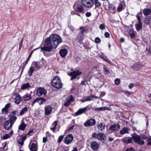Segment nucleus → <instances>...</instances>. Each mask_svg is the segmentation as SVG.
Wrapping results in <instances>:
<instances>
[{
	"label": "nucleus",
	"mask_w": 151,
	"mask_h": 151,
	"mask_svg": "<svg viewBox=\"0 0 151 151\" xmlns=\"http://www.w3.org/2000/svg\"><path fill=\"white\" fill-rule=\"evenodd\" d=\"M62 42V39L59 36L55 34L51 35L46 38V44L41 48V50L45 51H51L53 49H56Z\"/></svg>",
	"instance_id": "nucleus-1"
},
{
	"label": "nucleus",
	"mask_w": 151,
	"mask_h": 151,
	"mask_svg": "<svg viewBox=\"0 0 151 151\" xmlns=\"http://www.w3.org/2000/svg\"><path fill=\"white\" fill-rule=\"evenodd\" d=\"M51 83L53 86L58 89L61 88L62 86L60 78L58 76L53 78L51 81Z\"/></svg>",
	"instance_id": "nucleus-2"
},
{
	"label": "nucleus",
	"mask_w": 151,
	"mask_h": 151,
	"mask_svg": "<svg viewBox=\"0 0 151 151\" xmlns=\"http://www.w3.org/2000/svg\"><path fill=\"white\" fill-rule=\"evenodd\" d=\"M132 136L134 142L139 145H143L145 142L142 139L141 137L136 133L132 134Z\"/></svg>",
	"instance_id": "nucleus-3"
},
{
	"label": "nucleus",
	"mask_w": 151,
	"mask_h": 151,
	"mask_svg": "<svg viewBox=\"0 0 151 151\" xmlns=\"http://www.w3.org/2000/svg\"><path fill=\"white\" fill-rule=\"evenodd\" d=\"M82 72L79 70H77L68 73V75L71 76V80H72L76 78L77 76L81 74Z\"/></svg>",
	"instance_id": "nucleus-4"
},
{
	"label": "nucleus",
	"mask_w": 151,
	"mask_h": 151,
	"mask_svg": "<svg viewBox=\"0 0 151 151\" xmlns=\"http://www.w3.org/2000/svg\"><path fill=\"white\" fill-rule=\"evenodd\" d=\"M82 4L85 7L90 8L93 5V0H81Z\"/></svg>",
	"instance_id": "nucleus-5"
},
{
	"label": "nucleus",
	"mask_w": 151,
	"mask_h": 151,
	"mask_svg": "<svg viewBox=\"0 0 151 151\" xmlns=\"http://www.w3.org/2000/svg\"><path fill=\"white\" fill-rule=\"evenodd\" d=\"M96 123V121L95 119H90L84 123V126L86 127L92 126L94 125Z\"/></svg>",
	"instance_id": "nucleus-6"
},
{
	"label": "nucleus",
	"mask_w": 151,
	"mask_h": 151,
	"mask_svg": "<svg viewBox=\"0 0 151 151\" xmlns=\"http://www.w3.org/2000/svg\"><path fill=\"white\" fill-rule=\"evenodd\" d=\"M73 97L71 95L68 96L64 102V105L65 106H68L70 105L71 103L73 101Z\"/></svg>",
	"instance_id": "nucleus-7"
},
{
	"label": "nucleus",
	"mask_w": 151,
	"mask_h": 151,
	"mask_svg": "<svg viewBox=\"0 0 151 151\" xmlns=\"http://www.w3.org/2000/svg\"><path fill=\"white\" fill-rule=\"evenodd\" d=\"M47 92L46 90L42 88H38L37 90V94L39 96L43 95H45Z\"/></svg>",
	"instance_id": "nucleus-8"
},
{
	"label": "nucleus",
	"mask_w": 151,
	"mask_h": 151,
	"mask_svg": "<svg viewBox=\"0 0 151 151\" xmlns=\"http://www.w3.org/2000/svg\"><path fill=\"white\" fill-rule=\"evenodd\" d=\"M120 127V126L119 124H114L110 126L109 130L112 132H115L118 131Z\"/></svg>",
	"instance_id": "nucleus-9"
},
{
	"label": "nucleus",
	"mask_w": 151,
	"mask_h": 151,
	"mask_svg": "<svg viewBox=\"0 0 151 151\" xmlns=\"http://www.w3.org/2000/svg\"><path fill=\"white\" fill-rule=\"evenodd\" d=\"M53 107L51 106L48 105L45 107V115L48 116L50 114L52 111Z\"/></svg>",
	"instance_id": "nucleus-10"
},
{
	"label": "nucleus",
	"mask_w": 151,
	"mask_h": 151,
	"mask_svg": "<svg viewBox=\"0 0 151 151\" xmlns=\"http://www.w3.org/2000/svg\"><path fill=\"white\" fill-rule=\"evenodd\" d=\"M122 141L127 144L132 143L133 142L132 137H125L123 138Z\"/></svg>",
	"instance_id": "nucleus-11"
},
{
	"label": "nucleus",
	"mask_w": 151,
	"mask_h": 151,
	"mask_svg": "<svg viewBox=\"0 0 151 151\" xmlns=\"http://www.w3.org/2000/svg\"><path fill=\"white\" fill-rule=\"evenodd\" d=\"M99 144L96 142H92L91 144V148L94 151H96L98 150L99 147Z\"/></svg>",
	"instance_id": "nucleus-12"
},
{
	"label": "nucleus",
	"mask_w": 151,
	"mask_h": 151,
	"mask_svg": "<svg viewBox=\"0 0 151 151\" xmlns=\"http://www.w3.org/2000/svg\"><path fill=\"white\" fill-rule=\"evenodd\" d=\"M73 139V137L71 134L68 135L65 138V143L68 145L70 143Z\"/></svg>",
	"instance_id": "nucleus-13"
},
{
	"label": "nucleus",
	"mask_w": 151,
	"mask_h": 151,
	"mask_svg": "<svg viewBox=\"0 0 151 151\" xmlns=\"http://www.w3.org/2000/svg\"><path fill=\"white\" fill-rule=\"evenodd\" d=\"M13 124L9 120L6 121L4 125V127L5 129L7 130L9 129L12 126Z\"/></svg>",
	"instance_id": "nucleus-14"
},
{
	"label": "nucleus",
	"mask_w": 151,
	"mask_h": 151,
	"mask_svg": "<svg viewBox=\"0 0 151 151\" xmlns=\"http://www.w3.org/2000/svg\"><path fill=\"white\" fill-rule=\"evenodd\" d=\"M86 110V107L80 109L75 113V116H78V115H80L85 112Z\"/></svg>",
	"instance_id": "nucleus-15"
},
{
	"label": "nucleus",
	"mask_w": 151,
	"mask_h": 151,
	"mask_svg": "<svg viewBox=\"0 0 151 151\" xmlns=\"http://www.w3.org/2000/svg\"><path fill=\"white\" fill-rule=\"evenodd\" d=\"M29 147L31 151H37L36 145L34 143L32 144L30 143L29 145Z\"/></svg>",
	"instance_id": "nucleus-16"
},
{
	"label": "nucleus",
	"mask_w": 151,
	"mask_h": 151,
	"mask_svg": "<svg viewBox=\"0 0 151 151\" xmlns=\"http://www.w3.org/2000/svg\"><path fill=\"white\" fill-rule=\"evenodd\" d=\"M32 98L30 94L27 93L24 95L22 97V99L24 101H27L30 100Z\"/></svg>",
	"instance_id": "nucleus-17"
},
{
	"label": "nucleus",
	"mask_w": 151,
	"mask_h": 151,
	"mask_svg": "<svg viewBox=\"0 0 151 151\" xmlns=\"http://www.w3.org/2000/svg\"><path fill=\"white\" fill-rule=\"evenodd\" d=\"M68 53V50L66 49H61L59 52V53L60 56L62 57H65Z\"/></svg>",
	"instance_id": "nucleus-18"
},
{
	"label": "nucleus",
	"mask_w": 151,
	"mask_h": 151,
	"mask_svg": "<svg viewBox=\"0 0 151 151\" xmlns=\"http://www.w3.org/2000/svg\"><path fill=\"white\" fill-rule=\"evenodd\" d=\"M105 124L104 123H100L97 126L98 129L99 131H103L105 129Z\"/></svg>",
	"instance_id": "nucleus-19"
},
{
	"label": "nucleus",
	"mask_w": 151,
	"mask_h": 151,
	"mask_svg": "<svg viewBox=\"0 0 151 151\" xmlns=\"http://www.w3.org/2000/svg\"><path fill=\"white\" fill-rule=\"evenodd\" d=\"M13 134V131L11 130V132L8 134H6L3 136L2 139H6L10 138Z\"/></svg>",
	"instance_id": "nucleus-20"
},
{
	"label": "nucleus",
	"mask_w": 151,
	"mask_h": 151,
	"mask_svg": "<svg viewBox=\"0 0 151 151\" xmlns=\"http://www.w3.org/2000/svg\"><path fill=\"white\" fill-rule=\"evenodd\" d=\"M10 106L11 105L9 103L6 104L5 107L2 109V113L4 114H6L8 111V109Z\"/></svg>",
	"instance_id": "nucleus-21"
},
{
	"label": "nucleus",
	"mask_w": 151,
	"mask_h": 151,
	"mask_svg": "<svg viewBox=\"0 0 151 151\" xmlns=\"http://www.w3.org/2000/svg\"><path fill=\"white\" fill-rule=\"evenodd\" d=\"M105 135L102 133H99L97 134L96 139L98 140H104Z\"/></svg>",
	"instance_id": "nucleus-22"
},
{
	"label": "nucleus",
	"mask_w": 151,
	"mask_h": 151,
	"mask_svg": "<svg viewBox=\"0 0 151 151\" xmlns=\"http://www.w3.org/2000/svg\"><path fill=\"white\" fill-rule=\"evenodd\" d=\"M129 130V129L128 128L124 127L120 131L119 133L121 134L124 135L125 134L128 133Z\"/></svg>",
	"instance_id": "nucleus-23"
},
{
	"label": "nucleus",
	"mask_w": 151,
	"mask_h": 151,
	"mask_svg": "<svg viewBox=\"0 0 151 151\" xmlns=\"http://www.w3.org/2000/svg\"><path fill=\"white\" fill-rule=\"evenodd\" d=\"M76 11L83 14L84 13L83 7L81 5H78L77 6Z\"/></svg>",
	"instance_id": "nucleus-24"
},
{
	"label": "nucleus",
	"mask_w": 151,
	"mask_h": 151,
	"mask_svg": "<svg viewBox=\"0 0 151 151\" xmlns=\"http://www.w3.org/2000/svg\"><path fill=\"white\" fill-rule=\"evenodd\" d=\"M30 87V85L29 83H24L22 85L21 89L22 90H24L28 89Z\"/></svg>",
	"instance_id": "nucleus-25"
},
{
	"label": "nucleus",
	"mask_w": 151,
	"mask_h": 151,
	"mask_svg": "<svg viewBox=\"0 0 151 151\" xmlns=\"http://www.w3.org/2000/svg\"><path fill=\"white\" fill-rule=\"evenodd\" d=\"M21 98L20 95H17L14 99L15 103L17 104H19L21 101Z\"/></svg>",
	"instance_id": "nucleus-26"
},
{
	"label": "nucleus",
	"mask_w": 151,
	"mask_h": 151,
	"mask_svg": "<svg viewBox=\"0 0 151 151\" xmlns=\"http://www.w3.org/2000/svg\"><path fill=\"white\" fill-rule=\"evenodd\" d=\"M58 124V121H55L52 124L51 127L50 129L52 130L53 132L55 131L56 129V127Z\"/></svg>",
	"instance_id": "nucleus-27"
},
{
	"label": "nucleus",
	"mask_w": 151,
	"mask_h": 151,
	"mask_svg": "<svg viewBox=\"0 0 151 151\" xmlns=\"http://www.w3.org/2000/svg\"><path fill=\"white\" fill-rule=\"evenodd\" d=\"M135 27L137 31H139L142 29V24L141 22H139L137 24H136Z\"/></svg>",
	"instance_id": "nucleus-28"
},
{
	"label": "nucleus",
	"mask_w": 151,
	"mask_h": 151,
	"mask_svg": "<svg viewBox=\"0 0 151 151\" xmlns=\"http://www.w3.org/2000/svg\"><path fill=\"white\" fill-rule=\"evenodd\" d=\"M27 124L22 121L21 124L18 127V129L21 130H24Z\"/></svg>",
	"instance_id": "nucleus-29"
},
{
	"label": "nucleus",
	"mask_w": 151,
	"mask_h": 151,
	"mask_svg": "<svg viewBox=\"0 0 151 151\" xmlns=\"http://www.w3.org/2000/svg\"><path fill=\"white\" fill-rule=\"evenodd\" d=\"M143 12L145 16H147L151 13V10L149 9L145 8L144 9Z\"/></svg>",
	"instance_id": "nucleus-30"
},
{
	"label": "nucleus",
	"mask_w": 151,
	"mask_h": 151,
	"mask_svg": "<svg viewBox=\"0 0 151 151\" xmlns=\"http://www.w3.org/2000/svg\"><path fill=\"white\" fill-rule=\"evenodd\" d=\"M17 119V116H10L8 119L13 124L15 123Z\"/></svg>",
	"instance_id": "nucleus-31"
},
{
	"label": "nucleus",
	"mask_w": 151,
	"mask_h": 151,
	"mask_svg": "<svg viewBox=\"0 0 151 151\" xmlns=\"http://www.w3.org/2000/svg\"><path fill=\"white\" fill-rule=\"evenodd\" d=\"M35 70V68L34 67L31 66L30 67L29 69L28 70L27 74L29 76H31L32 73Z\"/></svg>",
	"instance_id": "nucleus-32"
},
{
	"label": "nucleus",
	"mask_w": 151,
	"mask_h": 151,
	"mask_svg": "<svg viewBox=\"0 0 151 151\" xmlns=\"http://www.w3.org/2000/svg\"><path fill=\"white\" fill-rule=\"evenodd\" d=\"M79 29L81 30L80 32L83 33L84 32L87 33L88 32V29L86 27H79Z\"/></svg>",
	"instance_id": "nucleus-33"
},
{
	"label": "nucleus",
	"mask_w": 151,
	"mask_h": 151,
	"mask_svg": "<svg viewBox=\"0 0 151 151\" xmlns=\"http://www.w3.org/2000/svg\"><path fill=\"white\" fill-rule=\"evenodd\" d=\"M129 34L132 39H133L135 37V34L134 32L133 29H129Z\"/></svg>",
	"instance_id": "nucleus-34"
},
{
	"label": "nucleus",
	"mask_w": 151,
	"mask_h": 151,
	"mask_svg": "<svg viewBox=\"0 0 151 151\" xmlns=\"http://www.w3.org/2000/svg\"><path fill=\"white\" fill-rule=\"evenodd\" d=\"M84 33L80 32L78 35L77 38L79 41H81L84 39Z\"/></svg>",
	"instance_id": "nucleus-35"
},
{
	"label": "nucleus",
	"mask_w": 151,
	"mask_h": 151,
	"mask_svg": "<svg viewBox=\"0 0 151 151\" xmlns=\"http://www.w3.org/2000/svg\"><path fill=\"white\" fill-rule=\"evenodd\" d=\"M28 109L27 107H25L23 108L19 113V115L22 116L24 114L25 112L27 111Z\"/></svg>",
	"instance_id": "nucleus-36"
},
{
	"label": "nucleus",
	"mask_w": 151,
	"mask_h": 151,
	"mask_svg": "<svg viewBox=\"0 0 151 151\" xmlns=\"http://www.w3.org/2000/svg\"><path fill=\"white\" fill-rule=\"evenodd\" d=\"M133 66L137 70L140 69L143 67L142 65H141L140 64L138 63H137L134 64Z\"/></svg>",
	"instance_id": "nucleus-37"
},
{
	"label": "nucleus",
	"mask_w": 151,
	"mask_h": 151,
	"mask_svg": "<svg viewBox=\"0 0 151 151\" xmlns=\"http://www.w3.org/2000/svg\"><path fill=\"white\" fill-rule=\"evenodd\" d=\"M93 3L96 7H99L101 5V3L98 0H94Z\"/></svg>",
	"instance_id": "nucleus-38"
},
{
	"label": "nucleus",
	"mask_w": 151,
	"mask_h": 151,
	"mask_svg": "<svg viewBox=\"0 0 151 151\" xmlns=\"http://www.w3.org/2000/svg\"><path fill=\"white\" fill-rule=\"evenodd\" d=\"M123 6L122 3H120L117 8V11L119 12H120L123 9Z\"/></svg>",
	"instance_id": "nucleus-39"
},
{
	"label": "nucleus",
	"mask_w": 151,
	"mask_h": 151,
	"mask_svg": "<svg viewBox=\"0 0 151 151\" xmlns=\"http://www.w3.org/2000/svg\"><path fill=\"white\" fill-rule=\"evenodd\" d=\"M106 107H100L96 108L93 110L95 111H101L104 110L105 109Z\"/></svg>",
	"instance_id": "nucleus-40"
},
{
	"label": "nucleus",
	"mask_w": 151,
	"mask_h": 151,
	"mask_svg": "<svg viewBox=\"0 0 151 151\" xmlns=\"http://www.w3.org/2000/svg\"><path fill=\"white\" fill-rule=\"evenodd\" d=\"M45 99L42 98H39V100L38 102V104L40 105H41L44 103L45 101Z\"/></svg>",
	"instance_id": "nucleus-41"
},
{
	"label": "nucleus",
	"mask_w": 151,
	"mask_h": 151,
	"mask_svg": "<svg viewBox=\"0 0 151 151\" xmlns=\"http://www.w3.org/2000/svg\"><path fill=\"white\" fill-rule=\"evenodd\" d=\"M32 65L34 66L35 68H38L40 67L39 65L35 61H33L32 63Z\"/></svg>",
	"instance_id": "nucleus-42"
},
{
	"label": "nucleus",
	"mask_w": 151,
	"mask_h": 151,
	"mask_svg": "<svg viewBox=\"0 0 151 151\" xmlns=\"http://www.w3.org/2000/svg\"><path fill=\"white\" fill-rule=\"evenodd\" d=\"M93 96H89L86 97L85 98L86 101H91L92 99L94 97Z\"/></svg>",
	"instance_id": "nucleus-43"
},
{
	"label": "nucleus",
	"mask_w": 151,
	"mask_h": 151,
	"mask_svg": "<svg viewBox=\"0 0 151 151\" xmlns=\"http://www.w3.org/2000/svg\"><path fill=\"white\" fill-rule=\"evenodd\" d=\"M151 19L150 17L146 18L145 19V23L147 24H149L150 22Z\"/></svg>",
	"instance_id": "nucleus-44"
},
{
	"label": "nucleus",
	"mask_w": 151,
	"mask_h": 151,
	"mask_svg": "<svg viewBox=\"0 0 151 151\" xmlns=\"http://www.w3.org/2000/svg\"><path fill=\"white\" fill-rule=\"evenodd\" d=\"M103 70L105 74H108L110 73L109 70L104 66L103 69Z\"/></svg>",
	"instance_id": "nucleus-45"
},
{
	"label": "nucleus",
	"mask_w": 151,
	"mask_h": 151,
	"mask_svg": "<svg viewBox=\"0 0 151 151\" xmlns=\"http://www.w3.org/2000/svg\"><path fill=\"white\" fill-rule=\"evenodd\" d=\"M108 7L110 10H114L116 8V7L110 4L108 5Z\"/></svg>",
	"instance_id": "nucleus-46"
},
{
	"label": "nucleus",
	"mask_w": 151,
	"mask_h": 151,
	"mask_svg": "<svg viewBox=\"0 0 151 151\" xmlns=\"http://www.w3.org/2000/svg\"><path fill=\"white\" fill-rule=\"evenodd\" d=\"M102 58L104 61L107 62L109 64H111V62L109 60V59L106 57H104L103 58Z\"/></svg>",
	"instance_id": "nucleus-47"
},
{
	"label": "nucleus",
	"mask_w": 151,
	"mask_h": 151,
	"mask_svg": "<svg viewBox=\"0 0 151 151\" xmlns=\"http://www.w3.org/2000/svg\"><path fill=\"white\" fill-rule=\"evenodd\" d=\"M64 137V135H61L58 138V142L59 143H60L62 142Z\"/></svg>",
	"instance_id": "nucleus-48"
},
{
	"label": "nucleus",
	"mask_w": 151,
	"mask_h": 151,
	"mask_svg": "<svg viewBox=\"0 0 151 151\" xmlns=\"http://www.w3.org/2000/svg\"><path fill=\"white\" fill-rule=\"evenodd\" d=\"M87 84L88 82L85 79H84L83 80L81 83V85L83 86L86 85Z\"/></svg>",
	"instance_id": "nucleus-49"
},
{
	"label": "nucleus",
	"mask_w": 151,
	"mask_h": 151,
	"mask_svg": "<svg viewBox=\"0 0 151 151\" xmlns=\"http://www.w3.org/2000/svg\"><path fill=\"white\" fill-rule=\"evenodd\" d=\"M39 98H36L32 102V106H33L34 104L36 102L38 103L39 101Z\"/></svg>",
	"instance_id": "nucleus-50"
},
{
	"label": "nucleus",
	"mask_w": 151,
	"mask_h": 151,
	"mask_svg": "<svg viewBox=\"0 0 151 151\" xmlns=\"http://www.w3.org/2000/svg\"><path fill=\"white\" fill-rule=\"evenodd\" d=\"M114 82L116 85H119L120 83V80L119 78H116Z\"/></svg>",
	"instance_id": "nucleus-51"
},
{
	"label": "nucleus",
	"mask_w": 151,
	"mask_h": 151,
	"mask_svg": "<svg viewBox=\"0 0 151 151\" xmlns=\"http://www.w3.org/2000/svg\"><path fill=\"white\" fill-rule=\"evenodd\" d=\"M99 28L101 30H104L105 29V25L103 24H101L99 26Z\"/></svg>",
	"instance_id": "nucleus-52"
},
{
	"label": "nucleus",
	"mask_w": 151,
	"mask_h": 151,
	"mask_svg": "<svg viewBox=\"0 0 151 151\" xmlns=\"http://www.w3.org/2000/svg\"><path fill=\"white\" fill-rule=\"evenodd\" d=\"M17 113V111H14L11 112L10 114V116H17L16 114Z\"/></svg>",
	"instance_id": "nucleus-53"
},
{
	"label": "nucleus",
	"mask_w": 151,
	"mask_h": 151,
	"mask_svg": "<svg viewBox=\"0 0 151 151\" xmlns=\"http://www.w3.org/2000/svg\"><path fill=\"white\" fill-rule=\"evenodd\" d=\"M101 41V39L99 37H97L95 39V42L97 43H99Z\"/></svg>",
	"instance_id": "nucleus-54"
},
{
	"label": "nucleus",
	"mask_w": 151,
	"mask_h": 151,
	"mask_svg": "<svg viewBox=\"0 0 151 151\" xmlns=\"http://www.w3.org/2000/svg\"><path fill=\"white\" fill-rule=\"evenodd\" d=\"M22 44H23V43H22V40L19 43V50H20L21 47H22Z\"/></svg>",
	"instance_id": "nucleus-55"
},
{
	"label": "nucleus",
	"mask_w": 151,
	"mask_h": 151,
	"mask_svg": "<svg viewBox=\"0 0 151 151\" xmlns=\"http://www.w3.org/2000/svg\"><path fill=\"white\" fill-rule=\"evenodd\" d=\"M125 151H134V150L133 148L130 147L127 148Z\"/></svg>",
	"instance_id": "nucleus-56"
},
{
	"label": "nucleus",
	"mask_w": 151,
	"mask_h": 151,
	"mask_svg": "<svg viewBox=\"0 0 151 151\" xmlns=\"http://www.w3.org/2000/svg\"><path fill=\"white\" fill-rule=\"evenodd\" d=\"M104 35L105 37L106 38H108L110 37V34L109 33L107 32H106L105 33Z\"/></svg>",
	"instance_id": "nucleus-57"
},
{
	"label": "nucleus",
	"mask_w": 151,
	"mask_h": 151,
	"mask_svg": "<svg viewBox=\"0 0 151 151\" xmlns=\"http://www.w3.org/2000/svg\"><path fill=\"white\" fill-rule=\"evenodd\" d=\"M86 16L87 17H89L91 16V13L90 12H87L86 13Z\"/></svg>",
	"instance_id": "nucleus-58"
},
{
	"label": "nucleus",
	"mask_w": 151,
	"mask_h": 151,
	"mask_svg": "<svg viewBox=\"0 0 151 151\" xmlns=\"http://www.w3.org/2000/svg\"><path fill=\"white\" fill-rule=\"evenodd\" d=\"M7 145V143L6 142H5L3 143L2 145L3 146V147L2 148V149H4L5 148V147H6Z\"/></svg>",
	"instance_id": "nucleus-59"
},
{
	"label": "nucleus",
	"mask_w": 151,
	"mask_h": 151,
	"mask_svg": "<svg viewBox=\"0 0 151 151\" xmlns=\"http://www.w3.org/2000/svg\"><path fill=\"white\" fill-rule=\"evenodd\" d=\"M148 137L147 136H145V135H143L142 136V139H147Z\"/></svg>",
	"instance_id": "nucleus-60"
},
{
	"label": "nucleus",
	"mask_w": 151,
	"mask_h": 151,
	"mask_svg": "<svg viewBox=\"0 0 151 151\" xmlns=\"http://www.w3.org/2000/svg\"><path fill=\"white\" fill-rule=\"evenodd\" d=\"M47 141V138L46 137H44L43 138V142L44 143H46Z\"/></svg>",
	"instance_id": "nucleus-61"
},
{
	"label": "nucleus",
	"mask_w": 151,
	"mask_h": 151,
	"mask_svg": "<svg viewBox=\"0 0 151 151\" xmlns=\"http://www.w3.org/2000/svg\"><path fill=\"white\" fill-rule=\"evenodd\" d=\"M136 17H137V20L138 21V22H141V19H140V16H139L137 14L136 16Z\"/></svg>",
	"instance_id": "nucleus-62"
},
{
	"label": "nucleus",
	"mask_w": 151,
	"mask_h": 151,
	"mask_svg": "<svg viewBox=\"0 0 151 151\" xmlns=\"http://www.w3.org/2000/svg\"><path fill=\"white\" fill-rule=\"evenodd\" d=\"M148 141L147 144L148 145H151V139H148Z\"/></svg>",
	"instance_id": "nucleus-63"
},
{
	"label": "nucleus",
	"mask_w": 151,
	"mask_h": 151,
	"mask_svg": "<svg viewBox=\"0 0 151 151\" xmlns=\"http://www.w3.org/2000/svg\"><path fill=\"white\" fill-rule=\"evenodd\" d=\"M129 87L130 89H132L133 87V84L132 83L129 84Z\"/></svg>",
	"instance_id": "nucleus-64"
}]
</instances>
